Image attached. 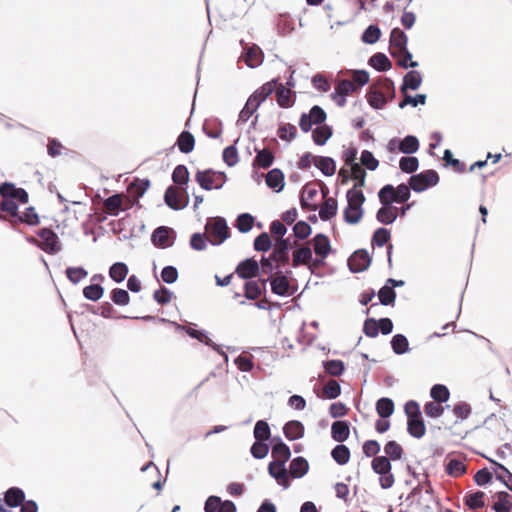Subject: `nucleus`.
<instances>
[{
	"label": "nucleus",
	"instance_id": "b1692460",
	"mask_svg": "<svg viewBox=\"0 0 512 512\" xmlns=\"http://www.w3.org/2000/svg\"><path fill=\"white\" fill-rule=\"evenodd\" d=\"M254 151H255L256 155L252 162L253 169H256V168L267 169V168H270L274 164L275 156L269 149L259 148L258 146H255Z\"/></svg>",
	"mask_w": 512,
	"mask_h": 512
},
{
	"label": "nucleus",
	"instance_id": "7c9ffc66",
	"mask_svg": "<svg viewBox=\"0 0 512 512\" xmlns=\"http://www.w3.org/2000/svg\"><path fill=\"white\" fill-rule=\"evenodd\" d=\"M276 102L280 108L288 109L291 108L296 101V96L293 92L287 89L280 81L279 85L275 90Z\"/></svg>",
	"mask_w": 512,
	"mask_h": 512
},
{
	"label": "nucleus",
	"instance_id": "4468645a",
	"mask_svg": "<svg viewBox=\"0 0 512 512\" xmlns=\"http://www.w3.org/2000/svg\"><path fill=\"white\" fill-rule=\"evenodd\" d=\"M294 249L296 245H293L290 239H276L270 254L276 259V263L287 264L290 260V251Z\"/></svg>",
	"mask_w": 512,
	"mask_h": 512
},
{
	"label": "nucleus",
	"instance_id": "4be33fe9",
	"mask_svg": "<svg viewBox=\"0 0 512 512\" xmlns=\"http://www.w3.org/2000/svg\"><path fill=\"white\" fill-rule=\"evenodd\" d=\"M315 255L328 257L330 254H335L336 249H333L329 237L324 233H316L313 237V249Z\"/></svg>",
	"mask_w": 512,
	"mask_h": 512
},
{
	"label": "nucleus",
	"instance_id": "cd10ccee",
	"mask_svg": "<svg viewBox=\"0 0 512 512\" xmlns=\"http://www.w3.org/2000/svg\"><path fill=\"white\" fill-rule=\"evenodd\" d=\"M283 434L288 441L299 440L304 437L305 427L304 424L299 420L287 421L283 428Z\"/></svg>",
	"mask_w": 512,
	"mask_h": 512
},
{
	"label": "nucleus",
	"instance_id": "f8f14e48",
	"mask_svg": "<svg viewBox=\"0 0 512 512\" xmlns=\"http://www.w3.org/2000/svg\"><path fill=\"white\" fill-rule=\"evenodd\" d=\"M391 230L386 227H378L372 234L371 244L373 247H383L386 245L387 248V262L388 266L392 267V253H393V244L389 243L391 239Z\"/></svg>",
	"mask_w": 512,
	"mask_h": 512
},
{
	"label": "nucleus",
	"instance_id": "8fccbe9b",
	"mask_svg": "<svg viewBox=\"0 0 512 512\" xmlns=\"http://www.w3.org/2000/svg\"><path fill=\"white\" fill-rule=\"evenodd\" d=\"M83 297L91 302H97L99 301L104 293L105 288L102 286V284L99 283H90L89 285L85 286L82 290Z\"/></svg>",
	"mask_w": 512,
	"mask_h": 512
},
{
	"label": "nucleus",
	"instance_id": "c756f323",
	"mask_svg": "<svg viewBox=\"0 0 512 512\" xmlns=\"http://www.w3.org/2000/svg\"><path fill=\"white\" fill-rule=\"evenodd\" d=\"M26 500L25 492L22 488L12 486L4 493V503L9 508H17Z\"/></svg>",
	"mask_w": 512,
	"mask_h": 512
},
{
	"label": "nucleus",
	"instance_id": "ddd939ff",
	"mask_svg": "<svg viewBox=\"0 0 512 512\" xmlns=\"http://www.w3.org/2000/svg\"><path fill=\"white\" fill-rule=\"evenodd\" d=\"M151 186V181L148 178H134L132 183L128 186V193L134 197V200H131L129 202V207L132 208L133 206H137L138 208L141 207L139 200L144 196V194L147 192V190Z\"/></svg>",
	"mask_w": 512,
	"mask_h": 512
},
{
	"label": "nucleus",
	"instance_id": "5fc2aeb1",
	"mask_svg": "<svg viewBox=\"0 0 512 512\" xmlns=\"http://www.w3.org/2000/svg\"><path fill=\"white\" fill-rule=\"evenodd\" d=\"M274 243L268 232H261L254 238L253 248L257 252L266 253L272 249Z\"/></svg>",
	"mask_w": 512,
	"mask_h": 512
},
{
	"label": "nucleus",
	"instance_id": "1a4fd4ad",
	"mask_svg": "<svg viewBox=\"0 0 512 512\" xmlns=\"http://www.w3.org/2000/svg\"><path fill=\"white\" fill-rule=\"evenodd\" d=\"M279 85V77L272 78L257 88L249 97L248 102L259 108L276 90Z\"/></svg>",
	"mask_w": 512,
	"mask_h": 512
},
{
	"label": "nucleus",
	"instance_id": "13d9d810",
	"mask_svg": "<svg viewBox=\"0 0 512 512\" xmlns=\"http://www.w3.org/2000/svg\"><path fill=\"white\" fill-rule=\"evenodd\" d=\"M310 259H312V249L309 246L296 247V251L293 253L292 268H297L300 264L306 265Z\"/></svg>",
	"mask_w": 512,
	"mask_h": 512
},
{
	"label": "nucleus",
	"instance_id": "20e7f679",
	"mask_svg": "<svg viewBox=\"0 0 512 512\" xmlns=\"http://www.w3.org/2000/svg\"><path fill=\"white\" fill-rule=\"evenodd\" d=\"M420 148V142L417 136L407 134L403 138L393 137L386 144V150L389 153L412 155Z\"/></svg>",
	"mask_w": 512,
	"mask_h": 512
},
{
	"label": "nucleus",
	"instance_id": "79ce46f5",
	"mask_svg": "<svg viewBox=\"0 0 512 512\" xmlns=\"http://www.w3.org/2000/svg\"><path fill=\"white\" fill-rule=\"evenodd\" d=\"M129 273L128 265L124 262L118 261L109 267V277L117 284L122 283Z\"/></svg>",
	"mask_w": 512,
	"mask_h": 512
},
{
	"label": "nucleus",
	"instance_id": "052dcab7",
	"mask_svg": "<svg viewBox=\"0 0 512 512\" xmlns=\"http://www.w3.org/2000/svg\"><path fill=\"white\" fill-rule=\"evenodd\" d=\"M189 170L186 165L178 164L173 169L171 178L175 185H186L189 184Z\"/></svg>",
	"mask_w": 512,
	"mask_h": 512
},
{
	"label": "nucleus",
	"instance_id": "c9c22d12",
	"mask_svg": "<svg viewBox=\"0 0 512 512\" xmlns=\"http://www.w3.org/2000/svg\"><path fill=\"white\" fill-rule=\"evenodd\" d=\"M333 136V128L328 124L318 125L312 130V140L317 146H324Z\"/></svg>",
	"mask_w": 512,
	"mask_h": 512
},
{
	"label": "nucleus",
	"instance_id": "f3484780",
	"mask_svg": "<svg viewBox=\"0 0 512 512\" xmlns=\"http://www.w3.org/2000/svg\"><path fill=\"white\" fill-rule=\"evenodd\" d=\"M20 224H26L30 227H34L40 224V217L34 206L26 207L23 212L19 211L18 216H15L12 221L11 228L17 231L15 226Z\"/></svg>",
	"mask_w": 512,
	"mask_h": 512
},
{
	"label": "nucleus",
	"instance_id": "774afa93",
	"mask_svg": "<svg viewBox=\"0 0 512 512\" xmlns=\"http://www.w3.org/2000/svg\"><path fill=\"white\" fill-rule=\"evenodd\" d=\"M402 80L410 86L411 91H416L422 85L423 76L420 71L413 68L403 76Z\"/></svg>",
	"mask_w": 512,
	"mask_h": 512
},
{
	"label": "nucleus",
	"instance_id": "603ef678",
	"mask_svg": "<svg viewBox=\"0 0 512 512\" xmlns=\"http://www.w3.org/2000/svg\"><path fill=\"white\" fill-rule=\"evenodd\" d=\"M379 298V304L383 306H394L397 293L396 290L392 289L387 282L377 292Z\"/></svg>",
	"mask_w": 512,
	"mask_h": 512
},
{
	"label": "nucleus",
	"instance_id": "37998d69",
	"mask_svg": "<svg viewBox=\"0 0 512 512\" xmlns=\"http://www.w3.org/2000/svg\"><path fill=\"white\" fill-rule=\"evenodd\" d=\"M390 345H391L392 351L396 355H404L406 353H409L411 350L410 346H409L408 338L404 334H401V333H397L392 336V338L390 340Z\"/></svg>",
	"mask_w": 512,
	"mask_h": 512
},
{
	"label": "nucleus",
	"instance_id": "423d86ee",
	"mask_svg": "<svg viewBox=\"0 0 512 512\" xmlns=\"http://www.w3.org/2000/svg\"><path fill=\"white\" fill-rule=\"evenodd\" d=\"M213 223L207 222L205 230L210 229V232L214 239H211L209 243L212 246H220L231 236V231L228 226L227 220L222 216H216L212 218Z\"/></svg>",
	"mask_w": 512,
	"mask_h": 512
},
{
	"label": "nucleus",
	"instance_id": "a211bd4d",
	"mask_svg": "<svg viewBox=\"0 0 512 512\" xmlns=\"http://www.w3.org/2000/svg\"><path fill=\"white\" fill-rule=\"evenodd\" d=\"M186 334L192 339L198 340L200 343L210 347L213 351H218L219 344L215 343L210 337L209 332L205 329L198 328L197 324L189 323Z\"/></svg>",
	"mask_w": 512,
	"mask_h": 512
},
{
	"label": "nucleus",
	"instance_id": "412c9836",
	"mask_svg": "<svg viewBox=\"0 0 512 512\" xmlns=\"http://www.w3.org/2000/svg\"><path fill=\"white\" fill-rule=\"evenodd\" d=\"M397 209L393 205V199L391 201H382V206L376 212V220L383 225H391L398 218V214L395 212Z\"/></svg>",
	"mask_w": 512,
	"mask_h": 512
},
{
	"label": "nucleus",
	"instance_id": "6e6552de",
	"mask_svg": "<svg viewBox=\"0 0 512 512\" xmlns=\"http://www.w3.org/2000/svg\"><path fill=\"white\" fill-rule=\"evenodd\" d=\"M371 263L372 257L364 248L355 250L347 259L348 269L353 274L366 271Z\"/></svg>",
	"mask_w": 512,
	"mask_h": 512
},
{
	"label": "nucleus",
	"instance_id": "2eb2a0df",
	"mask_svg": "<svg viewBox=\"0 0 512 512\" xmlns=\"http://www.w3.org/2000/svg\"><path fill=\"white\" fill-rule=\"evenodd\" d=\"M483 457H485L491 464V469L495 474L496 480L512 492V472L505 465L495 459L487 457L486 455H483Z\"/></svg>",
	"mask_w": 512,
	"mask_h": 512
},
{
	"label": "nucleus",
	"instance_id": "7ed1b4c3",
	"mask_svg": "<svg viewBox=\"0 0 512 512\" xmlns=\"http://www.w3.org/2000/svg\"><path fill=\"white\" fill-rule=\"evenodd\" d=\"M439 182V174L434 169L423 170L411 175L408 179V184L411 185L415 193H422L429 188L437 186Z\"/></svg>",
	"mask_w": 512,
	"mask_h": 512
},
{
	"label": "nucleus",
	"instance_id": "864d4df0",
	"mask_svg": "<svg viewBox=\"0 0 512 512\" xmlns=\"http://www.w3.org/2000/svg\"><path fill=\"white\" fill-rule=\"evenodd\" d=\"M239 141V138H237L233 144L231 145H228L227 147H225L223 149V152H222V159L224 161V163L228 166V167H234L235 165L238 164L239 162V154H238V149H237V143Z\"/></svg>",
	"mask_w": 512,
	"mask_h": 512
},
{
	"label": "nucleus",
	"instance_id": "338daca9",
	"mask_svg": "<svg viewBox=\"0 0 512 512\" xmlns=\"http://www.w3.org/2000/svg\"><path fill=\"white\" fill-rule=\"evenodd\" d=\"M430 396L433 401L446 403L450 397V391L444 384H434L430 389Z\"/></svg>",
	"mask_w": 512,
	"mask_h": 512
},
{
	"label": "nucleus",
	"instance_id": "6ab92c4d",
	"mask_svg": "<svg viewBox=\"0 0 512 512\" xmlns=\"http://www.w3.org/2000/svg\"><path fill=\"white\" fill-rule=\"evenodd\" d=\"M164 203L174 211H180L189 205V198L180 199L178 191L172 186H168L164 192Z\"/></svg>",
	"mask_w": 512,
	"mask_h": 512
},
{
	"label": "nucleus",
	"instance_id": "09e8293b",
	"mask_svg": "<svg viewBox=\"0 0 512 512\" xmlns=\"http://www.w3.org/2000/svg\"><path fill=\"white\" fill-rule=\"evenodd\" d=\"M323 369L331 376L339 377L345 372V363L341 359H327L322 362Z\"/></svg>",
	"mask_w": 512,
	"mask_h": 512
},
{
	"label": "nucleus",
	"instance_id": "aec40b11",
	"mask_svg": "<svg viewBox=\"0 0 512 512\" xmlns=\"http://www.w3.org/2000/svg\"><path fill=\"white\" fill-rule=\"evenodd\" d=\"M389 53L393 58L398 56V53L392 50V47L397 48L399 51L402 49H406L408 47V36L407 34L399 27H394L390 31V39H389Z\"/></svg>",
	"mask_w": 512,
	"mask_h": 512
},
{
	"label": "nucleus",
	"instance_id": "e2e57ef3",
	"mask_svg": "<svg viewBox=\"0 0 512 512\" xmlns=\"http://www.w3.org/2000/svg\"><path fill=\"white\" fill-rule=\"evenodd\" d=\"M67 279L74 285L88 276V271L83 266H68L65 269Z\"/></svg>",
	"mask_w": 512,
	"mask_h": 512
},
{
	"label": "nucleus",
	"instance_id": "3c124183",
	"mask_svg": "<svg viewBox=\"0 0 512 512\" xmlns=\"http://www.w3.org/2000/svg\"><path fill=\"white\" fill-rule=\"evenodd\" d=\"M245 57V63L249 68H257L263 63L264 53L255 45L246 51Z\"/></svg>",
	"mask_w": 512,
	"mask_h": 512
},
{
	"label": "nucleus",
	"instance_id": "58836bf2",
	"mask_svg": "<svg viewBox=\"0 0 512 512\" xmlns=\"http://www.w3.org/2000/svg\"><path fill=\"white\" fill-rule=\"evenodd\" d=\"M375 409L381 419H389L395 411V404L391 398L381 397L376 401Z\"/></svg>",
	"mask_w": 512,
	"mask_h": 512
},
{
	"label": "nucleus",
	"instance_id": "473e14b6",
	"mask_svg": "<svg viewBox=\"0 0 512 512\" xmlns=\"http://www.w3.org/2000/svg\"><path fill=\"white\" fill-rule=\"evenodd\" d=\"M214 175L215 170L213 168H206L204 170H197L195 173V181L205 191H211L214 189Z\"/></svg>",
	"mask_w": 512,
	"mask_h": 512
},
{
	"label": "nucleus",
	"instance_id": "f257e3e1",
	"mask_svg": "<svg viewBox=\"0 0 512 512\" xmlns=\"http://www.w3.org/2000/svg\"><path fill=\"white\" fill-rule=\"evenodd\" d=\"M366 176V172H361L359 182L354 183L353 187L347 190L346 192V199L348 204H351L352 206H359L357 215L353 218L348 216V209L343 210V220L345 223L349 225L358 224L364 216L365 211L363 208V204L366 201V197L360 189L364 187L366 184Z\"/></svg>",
	"mask_w": 512,
	"mask_h": 512
},
{
	"label": "nucleus",
	"instance_id": "393cba45",
	"mask_svg": "<svg viewBox=\"0 0 512 512\" xmlns=\"http://www.w3.org/2000/svg\"><path fill=\"white\" fill-rule=\"evenodd\" d=\"M243 296L246 300L254 301L258 297H265L267 300V287L260 286L257 280L245 281L243 285Z\"/></svg>",
	"mask_w": 512,
	"mask_h": 512
},
{
	"label": "nucleus",
	"instance_id": "bf43d9fd",
	"mask_svg": "<svg viewBox=\"0 0 512 512\" xmlns=\"http://www.w3.org/2000/svg\"><path fill=\"white\" fill-rule=\"evenodd\" d=\"M277 135L281 140L290 143L297 138L298 132L295 125L291 123H280L277 129Z\"/></svg>",
	"mask_w": 512,
	"mask_h": 512
},
{
	"label": "nucleus",
	"instance_id": "6e6d98bb",
	"mask_svg": "<svg viewBox=\"0 0 512 512\" xmlns=\"http://www.w3.org/2000/svg\"><path fill=\"white\" fill-rule=\"evenodd\" d=\"M399 168L405 174H416L419 169V159L416 156L406 155L399 160Z\"/></svg>",
	"mask_w": 512,
	"mask_h": 512
},
{
	"label": "nucleus",
	"instance_id": "a18cd8bd",
	"mask_svg": "<svg viewBox=\"0 0 512 512\" xmlns=\"http://www.w3.org/2000/svg\"><path fill=\"white\" fill-rule=\"evenodd\" d=\"M338 213V202L336 199L328 198L319 210V218L324 221H330Z\"/></svg>",
	"mask_w": 512,
	"mask_h": 512
},
{
	"label": "nucleus",
	"instance_id": "9b49d317",
	"mask_svg": "<svg viewBox=\"0 0 512 512\" xmlns=\"http://www.w3.org/2000/svg\"><path fill=\"white\" fill-rule=\"evenodd\" d=\"M287 462L283 461H270L267 467L268 474L273 478L279 486L287 490L291 486V481L287 476Z\"/></svg>",
	"mask_w": 512,
	"mask_h": 512
},
{
	"label": "nucleus",
	"instance_id": "4c0bfd02",
	"mask_svg": "<svg viewBox=\"0 0 512 512\" xmlns=\"http://www.w3.org/2000/svg\"><path fill=\"white\" fill-rule=\"evenodd\" d=\"M495 498L496 501L492 505V509L495 512H512V495L502 490L496 492Z\"/></svg>",
	"mask_w": 512,
	"mask_h": 512
},
{
	"label": "nucleus",
	"instance_id": "5701e85b",
	"mask_svg": "<svg viewBox=\"0 0 512 512\" xmlns=\"http://www.w3.org/2000/svg\"><path fill=\"white\" fill-rule=\"evenodd\" d=\"M265 183L275 193H280L285 187V175L280 168H272L268 171Z\"/></svg>",
	"mask_w": 512,
	"mask_h": 512
},
{
	"label": "nucleus",
	"instance_id": "a878e982",
	"mask_svg": "<svg viewBox=\"0 0 512 512\" xmlns=\"http://www.w3.org/2000/svg\"><path fill=\"white\" fill-rule=\"evenodd\" d=\"M175 146L178 147L179 151L183 154H189L194 150L195 147V137L194 135L188 131L183 130L177 137L176 143L171 146L168 151H173Z\"/></svg>",
	"mask_w": 512,
	"mask_h": 512
},
{
	"label": "nucleus",
	"instance_id": "a19ab883",
	"mask_svg": "<svg viewBox=\"0 0 512 512\" xmlns=\"http://www.w3.org/2000/svg\"><path fill=\"white\" fill-rule=\"evenodd\" d=\"M385 457L390 461H400L405 459V451L396 440H389L384 445Z\"/></svg>",
	"mask_w": 512,
	"mask_h": 512
},
{
	"label": "nucleus",
	"instance_id": "49530a36",
	"mask_svg": "<svg viewBox=\"0 0 512 512\" xmlns=\"http://www.w3.org/2000/svg\"><path fill=\"white\" fill-rule=\"evenodd\" d=\"M444 168H452L457 173H463L466 170V165L463 161L454 157L450 149H445L442 157Z\"/></svg>",
	"mask_w": 512,
	"mask_h": 512
},
{
	"label": "nucleus",
	"instance_id": "2f4dec72",
	"mask_svg": "<svg viewBox=\"0 0 512 512\" xmlns=\"http://www.w3.org/2000/svg\"><path fill=\"white\" fill-rule=\"evenodd\" d=\"M313 165L326 177H331L336 173V160L330 156L317 155Z\"/></svg>",
	"mask_w": 512,
	"mask_h": 512
},
{
	"label": "nucleus",
	"instance_id": "f03ea898",
	"mask_svg": "<svg viewBox=\"0 0 512 512\" xmlns=\"http://www.w3.org/2000/svg\"><path fill=\"white\" fill-rule=\"evenodd\" d=\"M404 412L407 416V432L416 439H421L426 434V425L422 417L420 404L416 400H408L404 404Z\"/></svg>",
	"mask_w": 512,
	"mask_h": 512
},
{
	"label": "nucleus",
	"instance_id": "f704fd0d",
	"mask_svg": "<svg viewBox=\"0 0 512 512\" xmlns=\"http://www.w3.org/2000/svg\"><path fill=\"white\" fill-rule=\"evenodd\" d=\"M366 99L370 107L374 110H382L388 104L386 96L381 91L372 87L367 89Z\"/></svg>",
	"mask_w": 512,
	"mask_h": 512
},
{
	"label": "nucleus",
	"instance_id": "680f3d73",
	"mask_svg": "<svg viewBox=\"0 0 512 512\" xmlns=\"http://www.w3.org/2000/svg\"><path fill=\"white\" fill-rule=\"evenodd\" d=\"M222 121L219 118H215L211 124L207 121L203 124V133L211 139H219L222 135L223 128Z\"/></svg>",
	"mask_w": 512,
	"mask_h": 512
},
{
	"label": "nucleus",
	"instance_id": "0e129e2a",
	"mask_svg": "<svg viewBox=\"0 0 512 512\" xmlns=\"http://www.w3.org/2000/svg\"><path fill=\"white\" fill-rule=\"evenodd\" d=\"M109 297L111 302L117 306H127L131 300L128 290L118 287L110 291Z\"/></svg>",
	"mask_w": 512,
	"mask_h": 512
},
{
	"label": "nucleus",
	"instance_id": "ea45409f",
	"mask_svg": "<svg viewBox=\"0 0 512 512\" xmlns=\"http://www.w3.org/2000/svg\"><path fill=\"white\" fill-rule=\"evenodd\" d=\"M485 493L481 490L467 492L463 498L464 504L470 510L481 509L485 506Z\"/></svg>",
	"mask_w": 512,
	"mask_h": 512
},
{
	"label": "nucleus",
	"instance_id": "69168bd1",
	"mask_svg": "<svg viewBox=\"0 0 512 512\" xmlns=\"http://www.w3.org/2000/svg\"><path fill=\"white\" fill-rule=\"evenodd\" d=\"M277 32L280 36H286L294 31V23L288 14H280L276 23Z\"/></svg>",
	"mask_w": 512,
	"mask_h": 512
},
{
	"label": "nucleus",
	"instance_id": "de8ad7c7",
	"mask_svg": "<svg viewBox=\"0 0 512 512\" xmlns=\"http://www.w3.org/2000/svg\"><path fill=\"white\" fill-rule=\"evenodd\" d=\"M330 454L332 459L340 466L346 465L351 456L349 447L343 443L337 444Z\"/></svg>",
	"mask_w": 512,
	"mask_h": 512
},
{
	"label": "nucleus",
	"instance_id": "72a5a7b5",
	"mask_svg": "<svg viewBox=\"0 0 512 512\" xmlns=\"http://www.w3.org/2000/svg\"><path fill=\"white\" fill-rule=\"evenodd\" d=\"M368 65L377 72H387L392 68L390 59L383 52H376L370 56L368 59Z\"/></svg>",
	"mask_w": 512,
	"mask_h": 512
},
{
	"label": "nucleus",
	"instance_id": "4d7b16f0",
	"mask_svg": "<svg viewBox=\"0 0 512 512\" xmlns=\"http://www.w3.org/2000/svg\"><path fill=\"white\" fill-rule=\"evenodd\" d=\"M382 32L377 24L368 25L361 35V41L368 45L377 43L381 38Z\"/></svg>",
	"mask_w": 512,
	"mask_h": 512
},
{
	"label": "nucleus",
	"instance_id": "e433bc0d",
	"mask_svg": "<svg viewBox=\"0 0 512 512\" xmlns=\"http://www.w3.org/2000/svg\"><path fill=\"white\" fill-rule=\"evenodd\" d=\"M445 472L452 477H459L466 473L467 467L464 462L457 457H447L445 464Z\"/></svg>",
	"mask_w": 512,
	"mask_h": 512
},
{
	"label": "nucleus",
	"instance_id": "c03bdc74",
	"mask_svg": "<svg viewBox=\"0 0 512 512\" xmlns=\"http://www.w3.org/2000/svg\"><path fill=\"white\" fill-rule=\"evenodd\" d=\"M255 220L252 214L243 212L237 215L234 226L240 233L246 234L253 228Z\"/></svg>",
	"mask_w": 512,
	"mask_h": 512
},
{
	"label": "nucleus",
	"instance_id": "39448f33",
	"mask_svg": "<svg viewBox=\"0 0 512 512\" xmlns=\"http://www.w3.org/2000/svg\"><path fill=\"white\" fill-rule=\"evenodd\" d=\"M41 238L38 248L49 255H55L62 250L61 241L57 233L51 227H42L36 231Z\"/></svg>",
	"mask_w": 512,
	"mask_h": 512
},
{
	"label": "nucleus",
	"instance_id": "bb28decb",
	"mask_svg": "<svg viewBox=\"0 0 512 512\" xmlns=\"http://www.w3.org/2000/svg\"><path fill=\"white\" fill-rule=\"evenodd\" d=\"M351 424L348 420H335L331 424V437L338 443H344L350 436Z\"/></svg>",
	"mask_w": 512,
	"mask_h": 512
},
{
	"label": "nucleus",
	"instance_id": "9d476101",
	"mask_svg": "<svg viewBox=\"0 0 512 512\" xmlns=\"http://www.w3.org/2000/svg\"><path fill=\"white\" fill-rule=\"evenodd\" d=\"M237 276L245 281L254 280L262 274V269L254 257H248L240 261L236 268Z\"/></svg>",
	"mask_w": 512,
	"mask_h": 512
},
{
	"label": "nucleus",
	"instance_id": "0eeeda50",
	"mask_svg": "<svg viewBox=\"0 0 512 512\" xmlns=\"http://www.w3.org/2000/svg\"><path fill=\"white\" fill-rule=\"evenodd\" d=\"M177 239V233L174 228L169 226H158L151 234L152 244L160 249L172 247Z\"/></svg>",
	"mask_w": 512,
	"mask_h": 512
},
{
	"label": "nucleus",
	"instance_id": "c85d7f7f",
	"mask_svg": "<svg viewBox=\"0 0 512 512\" xmlns=\"http://www.w3.org/2000/svg\"><path fill=\"white\" fill-rule=\"evenodd\" d=\"M288 470L293 479H300L308 473L309 462L303 456H296L290 461Z\"/></svg>",
	"mask_w": 512,
	"mask_h": 512
},
{
	"label": "nucleus",
	"instance_id": "dca6fc26",
	"mask_svg": "<svg viewBox=\"0 0 512 512\" xmlns=\"http://www.w3.org/2000/svg\"><path fill=\"white\" fill-rule=\"evenodd\" d=\"M270 289L274 295L287 298L294 295L297 286H293L285 277H273L270 281Z\"/></svg>",
	"mask_w": 512,
	"mask_h": 512
}]
</instances>
